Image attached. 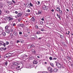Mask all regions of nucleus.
I'll return each mask as SVG.
<instances>
[{
	"label": "nucleus",
	"mask_w": 73,
	"mask_h": 73,
	"mask_svg": "<svg viewBox=\"0 0 73 73\" xmlns=\"http://www.w3.org/2000/svg\"><path fill=\"white\" fill-rule=\"evenodd\" d=\"M18 21H19V22H20V21H21V19H18Z\"/></svg>",
	"instance_id": "nucleus-45"
},
{
	"label": "nucleus",
	"mask_w": 73,
	"mask_h": 73,
	"mask_svg": "<svg viewBox=\"0 0 73 73\" xmlns=\"http://www.w3.org/2000/svg\"><path fill=\"white\" fill-rule=\"evenodd\" d=\"M50 64L52 67H54V64H53V63H51Z\"/></svg>",
	"instance_id": "nucleus-23"
},
{
	"label": "nucleus",
	"mask_w": 73,
	"mask_h": 73,
	"mask_svg": "<svg viewBox=\"0 0 73 73\" xmlns=\"http://www.w3.org/2000/svg\"><path fill=\"white\" fill-rule=\"evenodd\" d=\"M31 20L32 21H33L34 22V21H35V19L34 18V17H33L31 18Z\"/></svg>",
	"instance_id": "nucleus-10"
},
{
	"label": "nucleus",
	"mask_w": 73,
	"mask_h": 73,
	"mask_svg": "<svg viewBox=\"0 0 73 73\" xmlns=\"http://www.w3.org/2000/svg\"><path fill=\"white\" fill-rule=\"evenodd\" d=\"M31 39L32 41H34L35 40V38L34 37H32L31 38Z\"/></svg>",
	"instance_id": "nucleus-30"
},
{
	"label": "nucleus",
	"mask_w": 73,
	"mask_h": 73,
	"mask_svg": "<svg viewBox=\"0 0 73 73\" xmlns=\"http://www.w3.org/2000/svg\"><path fill=\"white\" fill-rule=\"evenodd\" d=\"M6 45H8V44H9V42H8V41H6Z\"/></svg>",
	"instance_id": "nucleus-41"
},
{
	"label": "nucleus",
	"mask_w": 73,
	"mask_h": 73,
	"mask_svg": "<svg viewBox=\"0 0 73 73\" xmlns=\"http://www.w3.org/2000/svg\"><path fill=\"white\" fill-rule=\"evenodd\" d=\"M10 32H13V30L12 29H11V30H10Z\"/></svg>",
	"instance_id": "nucleus-51"
},
{
	"label": "nucleus",
	"mask_w": 73,
	"mask_h": 73,
	"mask_svg": "<svg viewBox=\"0 0 73 73\" xmlns=\"http://www.w3.org/2000/svg\"><path fill=\"white\" fill-rule=\"evenodd\" d=\"M12 69H15V66H13L12 67Z\"/></svg>",
	"instance_id": "nucleus-38"
},
{
	"label": "nucleus",
	"mask_w": 73,
	"mask_h": 73,
	"mask_svg": "<svg viewBox=\"0 0 73 73\" xmlns=\"http://www.w3.org/2000/svg\"><path fill=\"white\" fill-rule=\"evenodd\" d=\"M58 18H60V16L59 15L58 16Z\"/></svg>",
	"instance_id": "nucleus-64"
},
{
	"label": "nucleus",
	"mask_w": 73,
	"mask_h": 73,
	"mask_svg": "<svg viewBox=\"0 0 73 73\" xmlns=\"http://www.w3.org/2000/svg\"><path fill=\"white\" fill-rule=\"evenodd\" d=\"M21 41H20V40H17V44L18 43H19V42H21Z\"/></svg>",
	"instance_id": "nucleus-34"
},
{
	"label": "nucleus",
	"mask_w": 73,
	"mask_h": 73,
	"mask_svg": "<svg viewBox=\"0 0 73 73\" xmlns=\"http://www.w3.org/2000/svg\"><path fill=\"white\" fill-rule=\"evenodd\" d=\"M12 2H13V3H14V4H15V3H15V1H14L13 0H12Z\"/></svg>",
	"instance_id": "nucleus-50"
},
{
	"label": "nucleus",
	"mask_w": 73,
	"mask_h": 73,
	"mask_svg": "<svg viewBox=\"0 0 73 73\" xmlns=\"http://www.w3.org/2000/svg\"><path fill=\"white\" fill-rule=\"evenodd\" d=\"M30 11V10H29V9H28V10H27V12H30V11Z\"/></svg>",
	"instance_id": "nucleus-55"
},
{
	"label": "nucleus",
	"mask_w": 73,
	"mask_h": 73,
	"mask_svg": "<svg viewBox=\"0 0 73 73\" xmlns=\"http://www.w3.org/2000/svg\"><path fill=\"white\" fill-rule=\"evenodd\" d=\"M4 48H0V50H4Z\"/></svg>",
	"instance_id": "nucleus-33"
},
{
	"label": "nucleus",
	"mask_w": 73,
	"mask_h": 73,
	"mask_svg": "<svg viewBox=\"0 0 73 73\" xmlns=\"http://www.w3.org/2000/svg\"><path fill=\"white\" fill-rule=\"evenodd\" d=\"M68 60H70V59H71V58H70V57L68 56Z\"/></svg>",
	"instance_id": "nucleus-53"
},
{
	"label": "nucleus",
	"mask_w": 73,
	"mask_h": 73,
	"mask_svg": "<svg viewBox=\"0 0 73 73\" xmlns=\"http://www.w3.org/2000/svg\"><path fill=\"white\" fill-rule=\"evenodd\" d=\"M51 11H52V12H54V10L53 9H52V10H51Z\"/></svg>",
	"instance_id": "nucleus-62"
},
{
	"label": "nucleus",
	"mask_w": 73,
	"mask_h": 73,
	"mask_svg": "<svg viewBox=\"0 0 73 73\" xmlns=\"http://www.w3.org/2000/svg\"><path fill=\"white\" fill-rule=\"evenodd\" d=\"M9 27V26H6L5 27V31L6 32V33H9L10 32L9 30L8 29Z\"/></svg>",
	"instance_id": "nucleus-1"
},
{
	"label": "nucleus",
	"mask_w": 73,
	"mask_h": 73,
	"mask_svg": "<svg viewBox=\"0 0 73 73\" xmlns=\"http://www.w3.org/2000/svg\"><path fill=\"white\" fill-rule=\"evenodd\" d=\"M42 8L43 9H44V10H46V11H47V10H48V9H49L48 7H46V6L45 5L43 6L42 7Z\"/></svg>",
	"instance_id": "nucleus-3"
},
{
	"label": "nucleus",
	"mask_w": 73,
	"mask_h": 73,
	"mask_svg": "<svg viewBox=\"0 0 73 73\" xmlns=\"http://www.w3.org/2000/svg\"><path fill=\"white\" fill-rule=\"evenodd\" d=\"M56 66H57L58 68H60V69L61 68V64H60V63L58 62H56Z\"/></svg>",
	"instance_id": "nucleus-2"
},
{
	"label": "nucleus",
	"mask_w": 73,
	"mask_h": 73,
	"mask_svg": "<svg viewBox=\"0 0 73 73\" xmlns=\"http://www.w3.org/2000/svg\"><path fill=\"white\" fill-rule=\"evenodd\" d=\"M57 70H58V69L56 68L54 69L53 71L54 72H57Z\"/></svg>",
	"instance_id": "nucleus-13"
},
{
	"label": "nucleus",
	"mask_w": 73,
	"mask_h": 73,
	"mask_svg": "<svg viewBox=\"0 0 73 73\" xmlns=\"http://www.w3.org/2000/svg\"><path fill=\"white\" fill-rule=\"evenodd\" d=\"M30 6H31V7H33V4H32V3H31V2H30Z\"/></svg>",
	"instance_id": "nucleus-21"
},
{
	"label": "nucleus",
	"mask_w": 73,
	"mask_h": 73,
	"mask_svg": "<svg viewBox=\"0 0 73 73\" xmlns=\"http://www.w3.org/2000/svg\"><path fill=\"white\" fill-rule=\"evenodd\" d=\"M30 60H33V57H30Z\"/></svg>",
	"instance_id": "nucleus-36"
},
{
	"label": "nucleus",
	"mask_w": 73,
	"mask_h": 73,
	"mask_svg": "<svg viewBox=\"0 0 73 73\" xmlns=\"http://www.w3.org/2000/svg\"><path fill=\"white\" fill-rule=\"evenodd\" d=\"M7 64H8V62L6 61L5 63V66H7Z\"/></svg>",
	"instance_id": "nucleus-25"
},
{
	"label": "nucleus",
	"mask_w": 73,
	"mask_h": 73,
	"mask_svg": "<svg viewBox=\"0 0 73 73\" xmlns=\"http://www.w3.org/2000/svg\"><path fill=\"white\" fill-rule=\"evenodd\" d=\"M13 18L11 17H9V21H11V20H13Z\"/></svg>",
	"instance_id": "nucleus-8"
},
{
	"label": "nucleus",
	"mask_w": 73,
	"mask_h": 73,
	"mask_svg": "<svg viewBox=\"0 0 73 73\" xmlns=\"http://www.w3.org/2000/svg\"><path fill=\"white\" fill-rule=\"evenodd\" d=\"M15 13H16V14H17V13H18V12H17V11H15Z\"/></svg>",
	"instance_id": "nucleus-58"
},
{
	"label": "nucleus",
	"mask_w": 73,
	"mask_h": 73,
	"mask_svg": "<svg viewBox=\"0 0 73 73\" xmlns=\"http://www.w3.org/2000/svg\"><path fill=\"white\" fill-rule=\"evenodd\" d=\"M33 63L34 64H37L38 63V62H37V60H35L33 61Z\"/></svg>",
	"instance_id": "nucleus-6"
},
{
	"label": "nucleus",
	"mask_w": 73,
	"mask_h": 73,
	"mask_svg": "<svg viewBox=\"0 0 73 73\" xmlns=\"http://www.w3.org/2000/svg\"><path fill=\"white\" fill-rule=\"evenodd\" d=\"M51 68L49 67H48L47 68V70L49 71L50 70Z\"/></svg>",
	"instance_id": "nucleus-35"
},
{
	"label": "nucleus",
	"mask_w": 73,
	"mask_h": 73,
	"mask_svg": "<svg viewBox=\"0 0 73 73\" xmlns=\"http://www.w3.org/2000/svg\"><path fill=\"white\" fill-rule=\"evenodd\" d=\"M14 34L15 36H17V33L15 32H14Z\"/></svg>",
	"instance_id": "nucleus-22"
},
{
	"label": "nucleus",
	"mask_w": 73,
	"mask_h": 73,
	"mask_svg": "<svg viewBox=\"0 0 73 73\" xmlns=\"http://www.w3.org/2000/svg\"><path fill=\"white\" fill-rule=\"evenodd\" d=\"M25 56H21V58H22V59H25Z\"/></svg>",
	"instance_id": "nucleus-18"
},
{
	"label": "nucleus",
	"mask_w": 73,
	"mask_h": 73,
	"mask_svg": "<svg viewBox=\"0 0 73 73\" xmlns=\"http://www.w3.org/2000/svg\"><path fill=\"white\" fill-rule=\"evenodd\" d=\"M33 46V44H32L31 46H29L28 47V48H29L30 47V48H32Z\"/></svg>",
	"instance_id": "nucleus-16"
},
{
	"label": "nucleus",
	"mask_w": 73,
	"mask_h": 73,
	"mask_svg": "<svg viewBox=\"0 0 73 73\" xmlns=\"http://www.w3.org/2000/svg\"><path fill=\"white\" fill-rule=\"evenodd\" d=\"M46 24L47 25H48V24H49L50 25H51V24H52V23H47Z\"/></svg>",
	"instance_id": "nucleus-43"
},
{
	"label": "nucleus",
	"mask_w": 73,
	"mask_h": 73,
	"mask_svg": "<svg viewBox=\"0 0 73 73\" xmlns=\"http://www.w3.org/2000/svg\"><path fill=\"white\" fill-rule=\"evenodd\" d=\"M41 11H38V15H40V14H41Z\"/></svg>",
	"instance_id": "nucleus-24"
},
{
	"label": "nucleus",
	"mask_w": 73,
	"mask_h": 73,
	"mask_svg": "<svg viewBox=\"0 0 73 73\" xmlns=\"http://www.w3.org/2000/svg\"><path fill=\"white\" fill-rule=\"evenodd\" d=\"M3 5L1 3H0V8H3Z\"/></svg>",
	"instance_id": "nucleus-26"
},
{
	"label": "nucleus",
	"mask_w": 73,
	"mask_h": 73,
	"mask_svg": "<svg viewBox=\"0 0 73 73\" xmlns=\"http://www.w3.org/2000/svg\"><path fill=\"white\" fill-rule=\"evenodd\" d=\"M6 58H8V57H9L11 56V55L10 53H8V54H6Z\"/></svg>",
	"instance_id": "nucleus-5"
},
{
	"label": "nucleus",
	"mask_w": 73,
	"mask_h": 73,
	"mask_svg": "<svg viewBox=\"0 0 73 73\" xmlns=\"http://www.w3.org/2000/svg\"><path fill=\"white\" fill-rule=\"evenodd\" d=\"M20 67V66H19L18 65V67H17L16 69H17V70H19V69H20L19 68Z\"/></svg>",
	"instance_id": "nucleus-27"
},
{
	"label": "nucleus",
	"mask_w": 73,
	"mask_h": 73,
	"mask_svg": "<svg viewBox=\"0 0 73 73\" xmlns=\"http://www.w3.org/2000/svg\"><path fill=\"white\" fill-rule=\"evenodd\" d=\"M66 10L67 12H69V10L67 9H66Z\"/></svg>",
	"instance_id": "nucleus-63"
},
{
	"label": "nucleus",
	"mask_w": 73,
	"mask_h": 73,
	"mask_svg": "<svg viewBox=\"0 0 73 73\" xmlns=\"http://www.w3.org/2000/svg\"><path fill=\"white\" fill-rule=\"evenodd\" d=\"M32 52H35V53H36V52H35V49H32Z\"/></svg>",
	"instance_id": "nucleus-29"
},
{
	"label": "nucleus",
	"mask_w": 73,
	"mask_h": 73,
	"mask_svg": "<svg viewBox=\"0 0 73 73\" xmlns=\"http://www.w3.org/2000/svg\"><path fill=\"white\" fill-rule=\"evenodd\" d=\"M26 30L27 31H29V29H28V28L26 27Z\"/></svg>",
	"instance_id": "nucleus-49"
},
{
	"label": "nucleus",
	"mask_w": 73,
	"mask_h": 73,
	"mask_svg": "<svg viewBox=\"0 0 73 73\" xmlns=\"http://www.w3.org/2000/svg\"><path fill=\"white\" fill-rule=\"evenodd\" d=\"M40 33H38V32H37L36 33V34H37V35H38V34H39Z\"/></svg>",
	"instance_id": "nucleus-57"
},
{
	"label": "nucleus",
	"mask_w": 73,
	"mask_h": 73,
	"mask_svg": "<svg viewBox=\"0 0 73 73\" xmlns=\"http://www.w3.org/2000/svg\"><path fill=\"white\" fill-rule=\"evenodd\" d=\"M35 27L36 29H38V26H37V25H36Z\"/></svg>",
	"instance_id": "nucleus-40"
},
{
	"label": "nucleus",
	"mask_w": 73,
	"mask_h": 73,
	"mask_svg": "<svg viewBox=\"0 0 73 73\" xmlns=\"http://www.w3.org/2000/svg\"><path fill=\"white\" fill-rule=\"evenodd\" d=\"M49 59H50V60H53V58L51 56L50 57V58H49Z\"/></svg>",
	"instance_id": "nucleus-32"
},
{
	"label": "nucleus",
	"mask_w": 73,
	"mask_h": 73,
	"mask_svg": "<svg viewBox=\"0 0 73 73\" xmlns=\"http://www.w3.org/2000/svg\"><path fill=\"white\" fill-rule=\"evenodd\" d=\"M56 11H57L59 12V11H60V8H59V7H56Z\"/></svg>",
	"instance_id": "nucleus-11"
},
{
	"label": "nucleus",
	"mask_w": 73,
	"mask_h": 73,
	"mask_svg": "<svg viewBox=\"0 0 73 73\" xmlns=\"http://www.w3.org/2000/svg\"><path fill=\"white\" fill-rule=\"evenodd\" d=\"M21 16H22V13H18L17 15V16L18 17H21Z\"/></svg>",
	"instance_id": "nucleus-7"
},
{
	"label": "nucleus",
	"mask_w": 73,
	"mask_h": 73,
	"mask_svg": "<svg viewBox=\"0 0 73 73\" xmlns=\"http://www.w3.org/2000/svg\"><path fill=\"white\" fill-rule=\"evenodd\" d=\"M19 25L21 27H24V25L23 24H20Z\"/></svg>",
	"instance_id": "nucleus-12"
},
{
	"label": "nucleus",
	"mask_w": 73,
	"mask_h": 73,
	"mask_svg": "<svg viewBox=\"0 0 73 73\" xmlns=\"http://www.w3.org/2000/svg\"><path fill=\"white\" fill-rule=\"evenodd\" d=\"M1 10L0 9V15H1Z\"/></svg>",
	"instance_id": "nucleus-60"
},
{
	"label": "nucleus",
	"mask_w": 73,
	"mask_h": 73,
	"mask_svg": "<svg viewBox=\"0 0 73 73\" xmlns=\"http://www.w3.org/2000/svg\"><path fill=\"white\" fill-rule=\"evenodd\" d=\"M4 42L2 41H0V44L1 45H3V44H4Z\"/></svg>",
	"instance_id": "nucleus-15"
},
{
	"label": "nucleus",
	"mask_w": 73,
	"mask_h": 73,
	"mask_svg": "<svg viewBox=\"0 0 73 73\" xmlns=\"http://www.w3.org/2000/svg\"><path fill=\"white\" fill-rule=\"evenodd\" d=\"M13 26H15V25H16V24H15V23H14L13 25Z\"/></svg>",
	"instance_id": "nucleus-61"
},
{
	"label": "nucleus",
	"mask_w": 73,
	"mask_h": 73,
	"mask_svg": "<svg viewBox=\"0 0 73 73\" xmlns=\"http://www.w3.org/2000/svg\"><path fill=\"white\" fill-rule=\"evenodd\" d=\"M2 35L4 36H5V35H6V34L5 33V32H3L2 33Z\"/></svg>",
	"instance_id": "nucleus-28"
},
{
	"label": "nucleus",
	"mask_w": 73,
	"mask_h": 73,
	"mask_svg": "<svg viewBox=\"0 0 73 73\" xmlns=\"http://www.w3.org/2000/svg\"><path fill=\"white\" fill-rule=\"evenodd\" d=\"M44 23V22L43 21H41L40 22V24H42Z\"/></svg>",
	"instance_id": "nucleus-42"
},
{
	"label": "nucleus",
	"mask_w": 73,
	"mask_h": 73,
	"mask_svg": "<svg viewBox=\"0 0 73 73\" xmlns=\"http://www.w3.org/2000/svg\"><path fill=\"white\" fill-rule=\"evenodd\" d=\"M3 32V29H0V32Z\"/></svg>",
	"instance_id": "nucleus-46"
},
{
	"label": "nucleus",
	"mask_w": 73,
	"mask_h": 73,
	"mask_svg": "<svg viewBox=\"0 0 73 73\" xmlns=\"http://www.w3.org/2000/svg\"><path fill=\"white\" fill-rule=\"evenodd\" d=\"M9 17H6V19H9Z\"/></svg>",
	"instance_id": "nucleus-52"
},
{
	"label": "nucleus",
	"mask_w": 73,
	"mask_h": 73,
	"mask_svg": "<svg viewBox=\"0 0 73 73\" xmlns=\"http://www.w3.org/2000/svg\"><path fill=\"white\" fill-rule=\"evenodd\" d=\"M28 14H25V16H28Z\"/></svg>",
	"instance_id": "nucleus-59"
},
{
	"label": "nucleus",
	"mask_w": 73,
	"mask_h": 73,
	"mask_svg": "<svg viewBox=\"0 0 73 73\" xmlns=\"http://www.w3.org/2000/svg\"><path fill=\"white\" fill-rule=\"evenodd\" d=\"M38 3L37 4L38 5H40V2L39 1H38Z\"/></svg>",
	"instance_id": "nucleus-47"
},
{
	"label": "nucleus",
	"mask_w": 73,
	"mask_h": 73,
	"mask_svg": "<svg viewBox=\"0 0 73 73\" xmlns=\"http://www.w3.org/2000/svg\"><path fill=\"white\" fill-rule=\"evenodd\" d=\"M7 3L9 5H11L12 4V2H9L7 1Z\"/></svg>",
	"instance_id": "nucleus-17"
},
{
	"label": "nucleus",
	"mask_w": 73,
	"mask_h": 73,
	"mask_svg": "<svg viewBox=\"0 0 73 73\" xmlns=\"http://www.w3.org/2000/svg\"><path fill=\"white\" fill-rule=\"evenodd\" d=\"M3 46H4V47L6 46V44L4 43H3Z\"/></svg>",
	"instance_id": "nucleus-44"
},
{
	"label": "nucleus",
	"mask_w": 73,
	"mask_h": 73,
	"mask_svg": "<svg viewBox=\"0 0 73 73\" xmlns=\"http://www.w3.org/2000/svg\"><path fill=\"white\" fill-rule=\"evenodd\" d=\"M53 60H57V58H53Z\"/></svg>",
	"instance_id": "nucleus-48"
},
{
	"label": "nucleus",
	"mask_w": 73,
	"mask_h": 73,
	"mask_svg": "<svg viewBox=\"0 0 73 73\" xmlns=\"http://www.w3.org/2000/svg\"><path fill=\"white\" fill-rule=\"evenodd\" d=\"M18 66H20V67H22L23 66V64L21 63H19V64H18Z\"/></svg>",
	"instance_id": "nucleus-9"
},
{
	"label": "nucleus",
	"mask_w": 73,
	"mask_h": 73,
	"mask_svg": "<svg viewBox=\"0 0 73 73\" xmlns=\"http://www.w3.org/2000/svg\"><path fill=\"white\" fill-rule=\"evenodd\" d=\"M53 68H51V69H50V70L49 71L50 73H52L53 72Z\"/></svg>",
	"instance_id": "nucleus-14"
},
{
	"label": "nucleus",
	"mask_w": 73,
	"mask_h": 73,
	"mask_svg": "<svg viewBox=\"0 0 73 73\" xmlns=\"http://www.w3.org/2000/svg\"><path fill=\"white\" fill-rule=\"evenodd\" d=\"M13 65H19V61H15L13 62Z\"/></svg>",
	"instance_id": "nucleus-4"
},
{
	"label": "nucleus",
	"mask_w": 73,
	"mask_h": 73,
	"mask_svg": "<svg viewBox=\"0 0 73 73\" xmlns=\"http://www.w3.org/2000/svg\"><path fill=\"white\" fill-rule=\"evenodd\" d=\"M29 5V4L28 6H27V8H31V6Z\"/></svg>",
	"instance_id": "nucleus-39"
},
{
	"label": "nucleus",
	"mask_w": 73,
	"mask_h": 73,
	"mask_svg": "<svg viewBox=\"0 0 73 73\" xmlns=\"http://www.w3.org/2000/svg\"><path fill=\"white\" fill-rule=\"evenodd\" d=\"M19 34L20 35H22V32H19Z\"/></svg>",
	"instance_id": "nucleus-54"
},
{
	"label": "nucleus",
	"mask_w": 73,
	"mask_h": 73,
	"mask_svg": "<svg viewBox=\"0 0 73 73\" xmlns=\"http://www.w3.org/2000/svg\"><path fill=\"white\" fill-rule=\"evenodd\" d=\"M60 15H62V10H60Z\"/></svg>",
	"instance_id": "nucleus-31"
},
{
	"label": "nucleus",
	"mask_w": 73,
	"mask_h": 73,
	"mask_svg": "<svg viewBox=\"0 0 73 73\" xmlns=\"http://www.w3.org/2000/svg\"><path fill=\"white\" fill-rule=\"evenodd\" d=\"M60 37L61 38H64V36H62V35H60Z\"/></svg>",
	"instance_id": "nucleus-37"
},
{
	"label": "nucleus",
	"mask_w": 73,
	"mask_h": 73,
	"mask_svg": "<svg viewBox=\"0 0 73 73\" xmlns=\"http://www.w3.org/2000/svg\"><path fill=\"white\" fill-rule=\"evenodd\" d=\"M4 12L5 13H9V11L8 10H5L4 11Z\"/></svg>",
	"instance_id": "nucleus-20"
},
{
	"label": "nucleus",
	"mask_w": 73,
	"mask_h": 73,
	"mask_svg": "<svg viewBox=\"0 0 73 73\" xmlns=\"http://www.w3.org/2000/svg\"><path fill=\"white\" fill-rule=\"evenodd\" d=\"M40 31H42L43 32V31H44V30L43 29H40Z\"/></svg>",
	"instance_id": "nucleus-56"
},
{
	"label": "nucleus",
	"mask_w": 73,
	"mask_h": 73,
	"mask_svg": "<svg viewBox=\"0 0 73 73\" xmlns=\"http://www.w3.org/2000/svg\"><path fill=\"white\" fill-rule=\"evenodd\" d=\"M24 56L25 57V58L26 59H27L28 58V56L26 55H24Z\"/></svg>",
	"instance_id": "nucleus-19"
}]
</instances>
